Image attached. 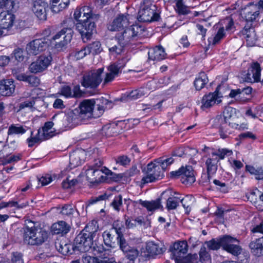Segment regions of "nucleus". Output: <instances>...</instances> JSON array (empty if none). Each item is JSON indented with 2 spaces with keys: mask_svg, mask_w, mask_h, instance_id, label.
<instances>
[{
  "mask_svg": "<svg viewBox=\"0 0 263 263\" xmlns=\"http://www.w3.org/2000/svg\"><path fill=\"white\" fill-rule=\"evenodd\" d=\"M117 125L113 124L106 125L102 127V133L107 137L113 136L117 133Z\"/></svg>",
  "mask_w": 263,
  "mask_h": 263,
  "instance_id": "37998d69",
  "label": "nucleus"
},
{
  "mask_svg": "<svg viewBox=\"0 0 263 263\" xmlns=\"http://www.w3.org/2000/svg\"><path fill=\"white\" fill-rule=\"evenodd\" d=\"M116 161L117 163L123 166H125L129 164L130 159L127 156L122 155L118 156L116 158Z\"/></svg>",
  "mask_w": 263,
  "mask_h": 263,
  "instance_id": "774afa93",
  "label": "nucleus"
},
{
  "mask_svg": "<svg viewBox=\"0 0 263 263\" xmlns=\"http://www.w3.org/2000/svg\"><path fill=\"white\" fill-rule=\"evenodd\" d=\"M86 177L87 180L91 184H98L104 182L107 177L110 178H116L115 174L104 167L101 169L89 167L86 171Z\"/></svg>",
  "mask_w": 263,
  "mask_h": 263,
  "instance_id": "39448f33",
  "label": "nucleus"
},
{
  "mask_svg": "<svg viewBox=\"0 0 263 263\" xmlns=\"http://www.w3.org/2000/svg\"><path fill=\"white\" fill-rule=\"evenodd\" d=\"M80 13H83L82 18L81 20L90 19L95 15H99L98 14H95L92 12V9L89 6H84L81 8H77L75 10L76 15L78 16Z\"/></svg>",
  "mask_w": 263,
  "mask_h": 263,
  "instance_id": "72a5a7b5",
  "label": "nucleus"
},
{
  "mask_svg": "<svg viewBox=\"0 0 263 263\" xmlns=\"http://www.w3.org/2000/svg\"><path fill=\"white\" fill-rule=\"evenodd\" d=\"M15 85L13 81L4 80L0 82V93L3 96H9L14 91Z\"/></svg>",
  "mask_w": 263,
  "mask_h": 263,
  "instance_id": "a878e982",
  "label": "nucleus"
},
{
  "mask_svg": "<svg viewBox=\"0 0 263 263\" xmlns=\"http://www.w3.org/2000/svg\"><path fill=\"white\" fill-rule=\"evenodd\" d=\"M132 31L129 28H125L123 32L119 33L116 37L118 38L119 43L122 44L127 45L130 39L134 38L133 36Z\"/></svg>",
  "mask_w": 263,
  "mask_h": 263,
  "instance_id": "c9c22d12",
  "label": "nucleus"
},
{
  "mask_svg": "<svg viewBox=\"0 0 263 263\" xmlns=\"http://www.w3.org/2000/svg\"><path fill=\"white\" fill-rule=\"evenodd\" d=\"M261 67L260 64L257 62L251 64L247 71H243L241 74L242 81L248 83H254L260 81Z\"/></svg>",
  "mask_w": 263,
  "mask_h": 263,
  "instance_id": "ddd939ff",
  "label": "nucleus"
},
{
  "mask_svg": "<svg viewBox=\"0 0 263 263\" xmlns=\"http://www.w3.org/2000/svg\"><path fill=\"white\" fill-rule=\"evenodd\" d=\"M178 198L176 197H169L166 200V208L167 210L170 211L176 209L179 205L178 202Z\"/></svg>",
  "mask_w": 263,
  "mask_h": 263,
  "instance_id": "09e8293b",
  "label": "nucleus"
},
{
  "mask_svg": "<svg viewBox=\"0 0 263 263\" xmlns=\"http://www.w3.org/2000/svg\"><path fill=\"white\" fill-rule=\"evenodd\" d=\"M163 176V174L162 175L160 174H156L155 173H147V175L143 177L142 179V182L143 183H147L149 182H152L155 181L156 179H159L160 178H162Z\"/></svg>",
  "mask_w": 263,
  "mask_h": 263,
  "instance_id": "49530a36",
  "label": "nucleus"
},
{
  "mask_svg": "<svg viewBox=\"0 0 263 263\" xmlns=\"http://www.w3.org/2000/svg\"><path fill=\"white\" fill-rule=\"evenodd\" d=\"M259 14V12L257 10V8L254 5L248 6L243 11V17L246 22V24L243 30V35H246L247 44L252 46L255 43L256 37L255 31L252 27L253 23L256 21Z\"/></svg>",
  "mask_w": 263,
  "mask_h": 263,
  "instance_id": "f03ea898",
  "label": "nucleus"
},
{
  "mask_svg": "<svg viewBox=\"0 0 263 263\" xmlns=\"http://www.w3.org/2000/svg\"><path fill=\"white\" fill-rule=\"evenodd\" d=\"M218 122L220 123L219 133L220 138L226 139L228 138L232 133V127L230 123L228 121L227 117L223 116L218 119Z\"/></svg>",
  "mask_w": 263,
  "mask_h": 263,
  "instance_id": "4be33fe9",
  "label": "nucleus"
},
{
  "mask_svg": "<svg viewBox=\"0 0 263 263\" xmlns=\"http://www.w3.org/2000/svg\"><path fill=\"white\" fill-rule=\"evenodd\" d=\"M137 202L147 209L148 211H153L163 206L161 204L160 198L151 201H143L140 199Z\"/></svg>",
  "mask_w": 263,
  "mask_h": 263,
  "instance_id": "f704fd0d",
  "label": "nucleus"
},
{
  "mask_svg": "<svg viewBox=\"0 0 263 263\" xmlns=\"http://www.w3.org/2000/svg\"><path fill=\"white\" fill-rule=\"evenodd\" d=\"M220 243L223 250L234 256H238L241 252L242 249L239 245V241L236 238L230 235H224L220 238Z\"/></svg>",
  "mask_w": 263,
  "mask_h": 263,
  "instance_id": "f8f14e48",
  "label": "nucleus"
},
{
  "mask_svg": "<svg viewBox=\"0 0 263 263\" xmlns=\"http://www.w3.org/2000/svg\"><path fill=\"white\" fill-rule=\"evenodd\" d=\"M54 123L52 121H48L45 123L42 128L38 129L37 135L28 139V146L31 147L34 143L40 142L52 138L54 135L55 130L52 128Z\"/></svg>",
  "mask_w": 263,
  "mask_h": 263,
  "instance_id": "9d476101",
  "label": "nucleus"
},
{
  "mask_svg": "<svg viewBox=\"0 0 263 263\" xmlns=\"http://www.w3.org/2000/svg\"><path fill=\"white\" fill-rule=\"evenodd\" d=\"M200 261L203 263L210 262L211 257L209 253L206 251L205 247H203L199 251Z\"/></svg>",
  "mask_w": 263,
  "mask_h": 263,
  "instance_id": "603ef678",
  "label": "nucleus"
},
{
  "mask_svg": "<svg viewBox=\"0 0 263 263\" xmlns=\"http://www.w3.org/2000/svg\"><path fill=\"white\" fill-rule=\"evenodd\" d=\"M99 229L97 220L93 219L89 221L75 238L76 249L82 252L90 250L94 239L99 235Z\"/></svg>",
  "mask_w": 263,
  "mask_h": 263,
  "instance_id": "f257e3e1",
  "label": "nucleus"
},
{
  "mask_svg": "<svg viewBox=\"0 0 263 263\" xmlns=\"http://www.w3.org/2000/svg\"><path fill=\"white\" fill-rule=\"evenodd\" d=\"M49 45V40L46 37L33 40L26 46V51L29 54L37 55L45 50Z\"/></svg>",
  "mask_w": 263,
  "mask_h": 263,
  "instance_id": "4468645a",
  "label": "nucleus"
},
{
  "mask_svg": "<svg viewBox=\"0 0 263 263\" xmlns=\"http://www.w3.org/2000/svg\"><path fill=\"white\" fill-rule=\"evenodd\" d=\"M52 60L51 55H41L37 59L31 63L29 65V69L31 73L41 72L47 69Z\"/></svg>",
  "mask_w": 263,
  "mask_h": 263,
  "instance_id": "dca6fc26",
  "label": "nucleus"
},
{
  "mask_svg": "<svg viewBox=\"0 0 263 263\" xmlns=\"http://www.w3.org/2000/svg\"><path fill=\"white\" fill-rule=\"evenodd\" d=\"M66 115L70 128L79 124L87 123L76 109L69 112Z\"/></svg>",
  "mask_w": 263,
  "mask_h": 263,
  "instance_id": "5701e85b",
  "label": "nucleus"
},
{
  "mask_svg": "<svg viewBox=\"0 0 263 263\" xmlns=\"http://www.w3.org/2000/svg\"><path fill=\"white\" fill-rule=\"evenodd\" d=\"M15 20L14 14L8 11H3L0 13V27L2 29H9L13 26Z\"/></svg>",
  "mask_w": 263,
  "mask_h": 263,
  "instance_id": "b1692460",
  "label": "nucleus"
},
{
  "mask_svg": "<svg viewBox=\"0 0 263 263\" xmlns=\"http://www.w3.org/2000/svg\"><path fill=\"white\" fill-rule=\"evenodd\" d=\"M74 212V208L69 204L64 205L60 211V213L65 216L71 217Z\"/></svg>",
  "mask_w": 263,
  "mask_h": 263,
  "instance_id": "864d4df0",
  "label": "nucleus"
},
{
  "mask_svg": "<svg viewBox=\"0 0 263 263\" xmlns=\"http://www.w3.org/2000/svg\"><path fill=\"white\" fill-rule=\"evenodd\" d=\"M123 67V66L119 65V64L114 63L110 65L108 67V69L109 71L114 74V76L118 77L121 72V70Z\"/></svg>",
  "mask_w": 263,
  "mask_h": 263,
  "instance_id": "bf43d9fd",
  "label": "nucleus"
},
{
  "mask_svg": "<svg viewBox=\"0 0 263 263\" xmlns=\"http://www.w3.org/2000/svg\"><path fill=\"white\" fill-rule=\"evenodd\" d=\"M220 87V85L218 86L214 92L209 93L208 95H205L203 97L201 101L202 105L201 106L202 109L208 108L216 102L217 104L220 103L221 100L219 99L220 96H219Z\"/></svg>",
  "mask_w": 263,
  "mask_h": 263,
  "instance_id": "6ab92c4d",
  "label": "nucleus"
},
{
  "mask_svg": "<svg viewBox=\"0 0 263 263\" xmlns=\"http://www.w3.org/2000/svg\"><path fill=\"white\" fill-rule=\"evenodd\" d=\"M176 10L179 13L182 14H186L189 12L187 7L184 6L181 0H178L176 4Z\"/></svg>",
  "mask_w": 263,
  "mask_h": 263,
  "instance_id": "052dcab7",
  "label": "nucleus"
},
{
  "mask_svg": "<svg viewBox=\"0 0 263 263\" xmlns=\"http://www.w3.org/2000/svg\"><path fill=\"white\" fill-rule=\"evenodd\" d=\"M147 93L146 90L144 88H140L133 90L128 95L127 98L129 100H136L144 96Z\"/></svg>",
  "mask_w": 263,
  "mask_h": 263,
  "instance_id": "79ce46f5",
  "label": "nucleus"
},
{
  "mask_svg": "<svg viewBox=\"0 0 263 263\" xmlns=\"http://www.w3.org/2000/svg\"><path fill=\"white\" fill-rule=\"evenodd\" d=\"M104 68L93 69L83 74L81 85L86 88L95 89L102 81Z\"/></svg>",
  "mask_w": 263,
  "mask_h": 263,
  "instance_id": "0eeeda50",
  "label": "nucleus"
},
{
  "mask_svg": "<svg viewBox=\"0 0 263 263\" xmlns=\"http://www.w3.org/2000/svg\"><path fill=\"white\" fill-rule=\"evenodd\" d=\"M249 248L254 255H263V236L252 241L249 244Z\"/></svg>",
  "mask_w": 263,
  "mask_h": 263,
  "instance_id": "c756f323",
  "label": "nucleus"
},
{
  "mask_svg": "<svg viewBox=\"0 0 263 263\" xmlns=\"http://www.w3.org/2000/svg\"><path fill=\"white\" fill-rule=\"evenodd\" d=\"M32 87H37L40 84V79L35 76H28L27 82Z\"/></svg>",
  "mask_w": 263,
  "mask_h": 263,
  "instance_id": "338daca9",
  "label": "nucleus"
},
{
  "mask_svg": "<svg viewBox=\"0 0 263 263\" xmlns=\"http://www.w3.org/2000/svg\"><path fill=\"white\" fill-rule=\"evenodd\" d=\"M206 244L209 249L217 250L221 247L220 243V238L217 240L213 239L211 240L208 241Z\"/></svg>",
  "mask_w": 263,
  "mask_h": 263,
  "instance_id": "e2e57ef3",
  "label": "nucleus"
},
{
  "mask_svg": "<svg viewBox=\"0 0 263 263\" xmlns=\"http://www.w3.org/2000/svg\"><path fill=\"white\" fill-rule=\"evenodd\" d=\"M181 181L185 184H191L195 181L193 169L191 166L183 167Z\"/></svg>",
  "mask_w": 263,
  "mask_h": 263,
  "instance_id": "c85d7f7f",
  "label": "nucleus"
},
{
  "mask_svg": "<svg viewBox=\"0 0 263 263\" xmlns=\"http://www.w3.org/2000/svg\"><path fill=\"white\" fill-rule=\"evenodd\" d=\"M100 17V15H95L90 19L81 20L80 22L76 24V28L81 35L83 40L85 42L90 40L93 33L96 32V22Z\"/></svg>",
  "mask_w": 263,
  "mask_h": 263,
  "instance_id": "423d86ee",
  "label": "nucleus"
},
{
  "mask_svg": "<svg viewBox=\"0 0 263 263\" xmlns=\"http://www.w3.org/2000/svg\"><path fill=\"white\" fill-rule=\"evenodd\" d=\"M258 194H259V190L256 189L255 190L251 191L248 193L246 196L248 199L257 208V204H258Z\"/></svg>",
  "mask_w": 263,
  "mask_h": 263,
  "instance_id": "3c124183",
  "label": "nucleus"
},
{
  "mask_svg": "<svg viewBox=\"0 0 263 263\" xmlns=\"http://www.w3.org/2000/svg\"><path fill=\"white\" fill-rule=\"evenodd\" d=\"M125 44H122L118 41V45H115L109 48L110 53L114 55L121 54L123 51Z\"/></svg>",
  "mask_w": 263,
  "mask_h": 263,
  "instance_id": "6e6d98bb",
  "label": "nucleus"
},
{
  "mask_svg": "<svg viewBox=\"0 0 263 263\" xmlns=\"http://www.w3.org/2000/svg\"><path fill=\"white\" fill-rule=\"evenodd\" d=\"M132 16L128 14H120L118 15L108 26L111 31L123 30L132 23Z\"/></svg>",
  "mask_w": 263,
  "mask_h": 263,
  "instance_id": "2eb2a0df",
  "label": "nucleus"
},
{
  "mask_svg": "<svg viewBox=\"0 0 263 263\" xmlns=\"http://www.w3.org/2000/svg\"><path fill=\"white\" fill-rule=\"evenodd\" d=\"M63 24H67V27H64L61 31L53 35L51 41L55 42V46L57 49H61L69 43L72 37L73 31L71 27L74 26L73 21L70 18L63 21Z\"/></svg>",
  "mask_w": 263,
  "mask_h": 263,
  "instance_id": "20e7f679",
  "label": "nucleus"
},
{
  "mask_svg": "<svg viewBox=\"0 0 263 263\" xmlns=\"http://www.w3.org/2000/svg\"><path fill=\"white\" fill-rule=\"evenodd\" d=\"M97 101V102L95 105H96L95 114H94L96 117L99 118L103 115L105 109L110 108L112 107V103L104 98H101Z\"/></svg>",
  "mask_w": 263,
  "mask_h": 263,
  "instance_id": "393cba45",
  "label": "nucleus"
},
{
  "mask_svg": "<svg viewBox=\"0 0 263 263\" xmlns=\"http://www.w3.org/2000/svg\"><path fill=\"white\" fill-rule=\"evenodd\" d=\"M195 200L192 195H186L185 198L180 200L183 207L186 211V213L189 214L191 210V205L194 204Z\"/></svg>",
  "mask_w": 263,
  "mask_h": 263,
  "instance_id": "ea45409f",
  "label": "nucleus"
},
{
  "mask_svg": "<svg viewBox=\"0 0 263 263\" xmlns=\"http://www.w3.org/2000/svg\"><path fill=\"white\" fill-rule=\"evenodd\" d=\"M209 79L206 74L201 72L194 81V86L197 90H200L208 83Z\"/></svg>",
  "mask_w": 263,
  "mask_h": 263,
  "instance_id": "e433bc0d",
  "label": "nucleus"
},
{
  "mask_svg": "<svg viewBox=\"0 0 263 263\" xmlns=\"http://www.w3.org/2000/svg\"><path fill=\"white\" fill-rule=\"evenodd\" d=\"M148 55L149 60L159 61L165 58L166 53L162 46H156L149 50Z\"/></svg>",
  "mask_w": 263,
  "mask_h": 263,
  "instance_id": "cd10ccee",
  "label": "nucleus"
},
{
  "mask_svg": "<svg viewBox=\"0 0 263 263\" xmlns=\"http://www.w3.org/2000/svg\"><path fill=\"white\" fill-rule=\"evenodd\" d=\"M219 160L216 157L215 158H208L205 164L207 168L208 177L209 179L210 175L215 174L217 169V163Z\"/></svg>",
  "mask_w": 263,
  "mask_h": 263,
  "instance_id": "4c0bfd02",
  "label": "nucleus"
},
{
  "mask_svg": "<svg viewBox=\"0 0 263 263\" xmlns=\"http://www.w3.org/2000/svg\"><path fill=\"white\" fill-rule=\"evenodd\" d=\"M86 48L89 49V54L91 53L92 54H96L99 53L102 50L101 44L99 41L93 42L86 46Z\"/></svg>",
  "mask_w": 263,
  "mask_h": 263,
  "instance_id": "8fccbe9b",
  "label": "nucleus"
},
{
  "mask_svg": "<svg viewBox=\"0 0 263 263\" xmlns=\"http://www.w3.org/2000/svg\"><path fill=\"white\" fill-rule=\"evenodd\" d=\"M165 249L161 244L156 243L153 241H149L146 243V251H141L140 256L145 259L162 254Z\"/></svg>",
  "mask_w": 263,
  "mask_h": 263,
  "instance_id": "a211bd4d",
  "label": "nucleus"
},
{
  "mask_svg": "<svg viewBox=\"0 0 263 263\" xmlns=\"http://www.w3.org/2000/svg\"><path fill=\"white\" fill-rule=\"evenodd\" d=\"M52 119L53 120V123L60 129H63L66 127H69L67 115L61 113L54 115Z\"/></svg>",
  "mask_w": 263,
  "mask_h": 263,
  "instance_id": "473e14b6",
  "label": "nucleus"
},
{
  "mask_svg": "<svg viewBox=\"0 0 263 263\" xmlns=\"http://www.w3.org/2000/svg\"><path fill=\"white\" fill-rule=\"evenodd\" d=\"M28 205V203H23L19 204L17 202L15 201H9V202H0V210L3 208L10 206V207H16L17 209H23L26 207Z\"/></svg>",
  "mask_w": 263,
  "mask_h": 263,
  "instance_id": "a18cd8bd",
  "label": "nucleus"
},
{
  "mask_svg": "<svg viewBox=\"0 0 263 263\" xmlns=\"http://www.w3.org/2000/svg\"><path fill=\"white\" fill-rule=\"evenodd\" d=\"M70 0H50V7L51 11L59 13L69 6Z\"/></svg>",
  "mask_w": 263,
  "mask_h": 263,
  "instance_id": "bb28decb",
  "label": "nucleus"
},
{
  "mask_svg": "<svg viewBox=\"0 0 263 263\" xmlns=\"http://www.w3.org/2000/svg\"><path fill=\"white\" fill-rule=\"evenodd\" d=\"M90 249L95 255L104 259L107 258L110 252L109 250L105 249L102 244H97L95 240Z\"/></svg>",
  "mask_w": 263,
  "mask_h": 263,
  "instance_id": "2f4dec72",
  "label": "nucleus"
},
{
  "mask_svg": "<svg viewBox=\"0 0 263 263\" xmlns=\"http://www.w3.org/2000/svg\"><path fill=\"white\" fill-rule=\"evenodd\" d=\"M117 228H114L112 231L109 232H104L103 234V241L106 246L111 247L112 245L115 243V239L114 232H115L117 235L118 234L115 231V229ZM119 229H120L119 228Z\"/></svg>",
  "mask_w": 263,
  "mask_h": 263,
  "instance_id": "58836bf2",
  "label": "nucleus"
},
{
  "mask_svg": "<svg viewBox=\"0 0 263 263\" xmlns=\"http://www.w3.org/2000/svg\"><path fill=\"white\" fill-rule=\"evenodd\" d=\"M55 247L57 250L61 254L66 255L70 253V245L64 242H58L55 243Z\"/></svg>",
  "mask_w": 263,
  "mask_h": 263,
  "instance_id": "c03bdc74",
  "label": "nucleus"
},
{
  "mask_svg": "<svg viewBox=\"0 0 263 263\" xmlns=\"http://www.w3.org/2000/svg\"><path fill=\"white\" fill-rule=\"evenodd\" d=\"M122 204V197L121 195H118L115 197L113 201L111 203V205L117 211L120 210V207Z\"/></svg>",
  "mask_w": 263,
  "mask_h": 263,
  "instance_id": "680f3d73",
  "label": "nucleus"
},
{
  "mask_svg": "<svg viewBox=\"0 0 263 263\" xmlns=\"http://www.w3.org/2000/svg\"><path fill=\"white\" fill-rule=\"evenodd\" d=\"M213 183L217 186V189L219 190L221 192L223 193L228 192L229 187L225 183L222 182L217 179L214 180Z\"/></svg>",
  "mask_w": 263,
  "mask_h": 263,
  "instance_id": "69168bd1",
  "label": "nucleus"
},
{
  "mask_svg": "<svg viewBox=\"0 0 263 263\" xmlns=\"http://www.w3.org/2000/svg\"><path fill=\"white\" fill-rule=\"evenodd\" d=\"M48 9V4L43 1H35L33 2L31 10L39 20L45 21L47 19V11Z\"/></svg>",
  "mask_w": 263,
  "mask_h": 263,
  "instance_id": "aec40b11",
  "label": "nucleus"
},
{
  "mask_svg": "<svg viewBox=\"0 0 263 263\" xmlns=\"http://www.w3.org/2000/svg\"><path fill=\"white\" fill-rule=\"evenodd\" d=\"M96 104L93 99H86L81 102L78 107L76 108L87 123L92 118H98L94 114Z\"/></svg>",
  "mask_w": 263,
  "mask_h": 263,
  "instance_id": "9b49d317",
  "label": "nucleus"
},
{
  "mask_svg": "<svg viewBox=\"0 0 263 263\" xmlns=\"http://www.w3.org/2000/svg\"><path fill=\"white\" fill-rule=\"evenodd\" d=\"M86 152L82 149H77L70 153L69 163L71 168H74L82 164L86 158Z\"/></svg>",
  "mask_w": 263,
  "mask_h": 263,
  "instance_id": "412c9836",
  "label": "nucleus"
},
{
  "mask_svg": "<svg viewBox=\"0 0 263 263\" xmlns=\"http://www.w3.org/2000/svg\"><path fill=\"white\" fill-rule=\"evenodd\" d=\"M171 257L175 262L180 260L187 253L188 245L186 241H179L174 243L173 247L170 248Z\"/></svg>",
  "mask_w": 263,
  "mask_h": 263,
  "instance_id": "f3484780",
  "label": "nucleus"
},
{
  "mask_svg": "<svg viewBox=\"0 0 263 263\" xmlns=\"http://www.w3.org/2000/svg\"><path fill=\"white\" fill-rule=\"evenodd\" d=\"M89 54V49L86 48V47L84 48L79 50L73 52V55L77 59V60H80L84 57H85L86 55Z\"/></svg>",
  "mask_w": 263,
  "mask_h": 263,
  "instance_id": "0e129e2a",
  "label": "nucleus"
},
{
  "mask_svg": "<svg viewBox=\"0 0 263 263\" xmlns=\"http://www.w3.org/2000/svg\"><path fill=\"white\" fill-rule=\"evenodd\" d=\"M118 234L117 237V243L119 246L120 250L122 251L124 257L129 261H134L139 256V251L137 248L130 245L124 238L120 229H115Z\"/></svg>",
  "mask_w": 263,
  "mask_h": 263,
  "instance_id": "6e6552de",
  "label": "nucleus"
},
{
  "mask_svg": "<svg viewBox=\"0 0 263 263\" xmlns=\"http://www.w3.org/2000/svg\"><path fill=\"white\" fill-rule=\"evenodd\" d=\"M82 261L83 263H102V260L84 254L82 256Z\"/></svg>",
  "mask_w": 263,
  "mask_h": 263,
  "instance_id": "5fc2aeb1",
  "label": "nucleus"
},
{
  "mask_svg": "<svg viewBox=\"0 0 263 263\" xmlns=\"http://www.w3.org/2000/svg\"><path fill=\"white\" fill-rule=\"evenodd\" d=\"M246 169L251 174L255 175L257 179H263V170L261 168H255L253 166L247 165Z\"/></svg>",
  "mask_w": 263,
  "mask_h": 263,
  "instance_id": "a19ab883",
  "label": "nucleus"
},
{
  "mask_svg": "<svg viewBox=\"0 0 263 263\" xmlns=\"http://www.w3.org/2000/svg\"><path fill=\"white\" fill-rule=\"evenodd\" d=\"M51 229L54 234L64 235L70 231V226L64 221H60L53 224Z\"/></svg>",
  "mask_w": 263,
  "mask_h": 263,
  "instance_id": "7c9ffc66",
  "label": "nucleus"
},
{
  "mask_svg": "<svg viewBox=\"0 0 263 263\" xmlns=\"http://www.w3.org/2000/svg\"><path fill=\"white\" fill-rule=\"evenodd\" d=\"M198 259V255L196 254L194 255L189 254L187 256H184L180 260L177 262L180 263H195Z\"/></svg>",
  "mask_w": 263,
  "mask_h": 263,
  "instance_id": "13d9d810",
  "label": "nucleus"
},
{
  "mask_svg": "<svg viewBox=\"0 0 263 263\" xmlns=\"http://www.w3.org/2000/svg\"><path fill=\"white\" fill-rule=\"evenodd\" d=\"M23 233L24 243L32 246L42 245L48 238L45 230L36 227H25L23 229Z\"/></svg>",
  "mask_w": 263,
  "mask_h": 263,
  "instance_id": "7ed1b4c3",
  "label": "nucleus"
},
{
  "mask_svg": "<svg viewBox=\"0 0 263 263\" xmlns=\"http://www.w3.org/2000/svg\"><path fill=\"white\" fill-rule=\"evenodd\" d=\"M26 132V130L22 126H16L14 125H11L8 129V134H24Z\"/></svg>",
  "mask_w": 263,
  "mask_h": 263,
  "instance_id": "4d7b16f0",
  "label": "nucleus"
},
{
  "mask_svg": "<svg viewBox=\"0 0 263 263\" xmlns=\"http://www.w3.org/2000/svg\"><path fill=\"white\" fill-rule=\"evenodd\" d=\"M129 28L130 30L132 31V32L134 37H139L142 35L144 31V27L139 24L133 25Z\"/></svg>",
  "mask_w": 263,
  "mask_h": 263,
  "instance_id": "de8ad7c7",
  "label": "nucleus"
},
{
  "mask_svg": "<svg viewBox=\"0 0 263 263\" xmlns=\"http://www.w3.org/2000/svg\"><path fill=\"white\" fill-rule=\"evenodd\" d=\"M156 7L149 1H144L140 6L138 20L140 22H151L157 21L160 15L156 11Z\"/></svg>",
  "mask_w": 263,
  "mask_h": 263,
  "instance_id": "1a4fd4ad",
  "label": "nucleus"
}]
</instances>
